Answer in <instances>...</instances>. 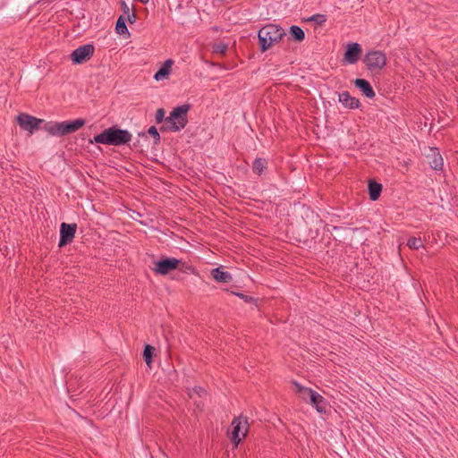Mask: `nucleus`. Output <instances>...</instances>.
<instances>
[{
    "label": "nucleus",
    "instance_id": "nucleus-29",
    "mask_svg": "<svg viewBox=\"0 0 458 458\" xmlns=\"http://www.w3.org/2000/svg\"><path fill=\"white\" fill-rule=\"evenodd\" d=\"M128 21L132 23L136 21V15L134 13L128 15Z\"/></svg>",
    "mask_w": 458,
    "mask_h": 458
},
{
    "label": "nucleus",
    "instance_id": "nucleus-23",
    "mask_svg": "<svg viewBox=\"0 0 458 458\" xmlns=\"http://www.w3.org/2000/svg\"><path fill=\"white\" fill-rule=\"evenodd\" d=\"M407 246L411 250H420L424 248V244L420 238L411 237L407 241Z\"/></svg>",
    "mask_w": 458,
    "mask_h": 458
},
{
    "label": "nucleus",
    "instance_id": "nucleus-30",
    "mask_svg": "<svg viewBox=\"0 0 458 458\" xmlns=\"http://www.w3.org/2000/svg\"><path fill=\"white\" fill-rule=\"evenodd\" d=\"M235 295L239 296L240 298L243 299L244 301H248V296L244 295L241 293H234Z\"/></svg>",
    "mask_w": 458,
    "mask_h": 458
},
{
    "label": "nucleus",
    "instance_id": "nucleus-25",
    "mask_svg": "<svg viewBox=\"0 0 458 458\" xmlns=\"http://www.w3.org/2000/svg\"><path fill=\"white\" fill-rule=\"evenodd\" d=\"M309 21H314L319 25H323L327 21V17L324 14L317 13L312 15Z\"/></svg>",
    "mask_w": 458,
    "mask_h": 458
},
{
    "label": "nucleus",
    "instance_id": "nucleus-14",
    "mask_svg": "<svg viewBox=\"0 0 458 458\" xmlns=\"http://www.w3.org/2000/svg\"><path fill=\"white\" fill-rule=\"evenodd\" d=\"M338 100L343 104L344 107L350 109H356L360 106V101L358 98H353L350 95L348 91H344L338 95Z\"/></svg>",
    "mask_w": 458,
    "mask_h": 458
},
{
    "label": "nucleus",
    "instance_id": "nucleus-8",
    "mask_svg": "<svg viewBox=\"0 0 458 458\" xmlns=\"http://www.w3.org/2000/svg\"><path fill=\"white\" fill-rule=\"evenodd\" d=\"M180 262L181 260L175 258L163 259L156 262V267L153 268V271L157 275L165 276L169 272L175 270Z\"/></svg>",
    "mask_w": 458,
    "mask_h": 458
},
{
    "label": "nucleus",
    "instance_id": "nucleus-19",
    "mask_svg": "<svg viewBox=\"0 0 458 458\" xmlns=\"http://www.w3.org/2000/svg\"><path fill=\"white\" fill-rule=\"evenodd\" d=\"M382 185L377 182H369V193L371 200H377L381 193Z\"/></svg>",
    "mask_w": 458,
    "mask_h": 458
},
{
    "label": "nucleus",
    "instance_id": "nucleus-3",
    "mask_svg": "<svg viewBox=\"0 0 458 458\" xmlns=\"http://www.w3.org/2000/svg\"><path fill=\"white\" fill-rule=\"evenodd\" d=\"M85 124V120L78 118L72 121L47 122L43 129L52 136H64L80 130Z\"/></svg>",
    "mask_w": 458,
    "mask_h": 458
},
{
    "label": "nucleus",
    "instance_id": "nucleus-20",
    "mask_svg": "<svg viewBox=\"0 0 458 458\" xmlns=\"http://www.w3.org/2000/svg\"><path fill=\"white\" fill-rule=\"evenodd\" d=\"M267 168V161L263 158H256L252 165L254 174L260 175Z\"/></svg>",
    "mask_w": 458,
    "mask_h": 458
},
{
    "label": "nucleus",
    "instance_id": "nucleus-16",
    "mask_svg": "<svg viewBox=\"0 0 458 458\" xmlns=\"http://www.w3.org/2000/svg\"><path fill=\"white\" fill-rule=\"evenodd\" d=\"M354 84L368 98H373L375 97V91L370 83L367 80L356 79L354 81Z\"/></svg>",
    "mask_w": 458,
    "mask_h": 458
},
{
    "label": "nucleus",
    "instance_id": "nucleus-18",
    "mask_svg": "<svg viewBox=\"0 0 458 458\" xmlns=\"http://www.w3.org/2000/svg\"><path fill=\"white\" fill-rule=\"evenodd\" d=\"M293 384L295 386L296 393L299 394L301 400L306 403H309L312 394H314L315 391L310 387L301 386L296 381H293Z\"/></svg>",
    "mask_w": 458,
    "mask_h": 458
},
{
    "label": "nucleus",
    "instance_id": "nucleus-12",
    "mask_svg": "<svg viewBox=\"0 0 458 458\" xmlns=\"http://www.w3.org/2000/svg\"><path fill=\"white\" fill-rule=\"evenodd\" d=\"M362 52L361 47L359 43L353 42L349 43L346 46V51L344 53V62L349 64H354L360 59V55Z\"/></svg>",
    "mask_w": 458,
    "mask_h": 458
},
{
    "label": "nucleus",
    "instance_id": "nucleus-4",
    "mask_svg": "<svg viewBox=\"0 0 458 458\" xmlns=\"http://www.w3.org/2000/svg\"><path fill=\"white\" fill-rule=\"evenodd\" d=\"M190 108L189 105L174 107L169 116L165 119L167 130L173 132L182 130L188 123V112Z\"/></svg>",
    "mask_w": 458,
    "mask_h": 458
},
{
    "label": "nucleus",
    "instance_id": "nucleus-22",
    "mask_svg": "<svg viewBox=\"0 0 458 458\" xmlns=\"http://www.w3.org/2000/svg\"><path fill=\"white\" fill-rule=\"evenodd\" d=\"M115 30L117 34L123 35L129 34V30L125 24V21L123 16H120L116 21Z\"/></svg>",
    "mask_w": 458,
    "mask_h": 458
},
{
    "label": "nucleus",
    "instance_id": "nucleus-7",
    "mask_svg": "<svg viewBox=\"0 0 458 458\" xmlns=\"http://www.w3.org/2000/svg\"><path fill=\"white\" fill-rule=\"evenodd\" d=\"M95 47L92 44H85L74 49L70 58L74 64H81L89 61L94 55Z\"/></svg>",
    "mask_w": 458,
    "mask_h": 458
},
{
    "label": "nucleus",
    "instance_id": "nucleus-1",
    "mask_svg": "<svg viewBox=\"0 0 458 458\" xmlns=\"http://www.w3.org/2000/svg\"><path fill=\"white\" fill-rule=\"evenodd\" d=\"M131 138L132 135L129 131L113 126L94 136L90 142L111 146H121L130 142Z\"/></svg>",
    "mask_w": 458,
    "mask_h": 458
},
{
    "label": "nucleus",
    "instance_id": "nucleus-17",
    "mask_svg": "<svg viewBox=\"0 0 458 458\" xmlns=\"http://www.w3.org/2000/svg\"><path fill=\"white\" fill-rule=\"evenodd\" d=\"M309 403L317 410L318 412L321 413L326 411L327 401L318 393L315 392L312 394Z\"/></svg>",
    "mask_w": 458,
    "mask_h": 458
},
{
    "label": "nucleus",
    "instance_id": "nucleus-26",
    "mask_svg": "<svg viewBox=\"0 0 458 458\" xmlns=\"http://www.w3.org/2000/svg\"><path fill=\"white\" fill-rule=\"evenodd\" d=\"M148 132L155 139V143H158L160 141V135L155 126L149 127Z\"/></svg>",
    "mask_w": 458,
    "mask_h": 458
},
{
    "label": "nucleus",
    "instance_id": "nucleus-5",
    "mask_svg": "<svg viewBox=\"0 0 458 458\" xmlns=\"http://www.w3.org/2000/svg\"><path fill=\"white\" fill-rule=\"evenodd\" d=\"M232 431L230 433V438L235 446L241 443V441L246 437L249 430L248 419L244 416L235 417L232 423Z\"/></svg>",
    "mask_w": 458,
    "mask_h": 458
},
{
    "label": "nucleus",
    "instance_id": "nucleus-24",
    "mask_svg": "<svg viewBox=\"0 0 458 458\" xmlns=\"http://www.w3.org/2000/svg\"><path fill=\"white\" fill-rule=\"evenodd\" d=\"M154 351H155V349L150 345H146L144 348L143 356H144V360L148 365H150V363L152 362V355H153Z\"/></svg>",
    "mask_w": 458,
    "mask_h": 458
},
{
    "label": "nucleus",
    "instance_id": "nucleus-6",
    "mask_svg": "<svg viewBox=\"0 0 458 458\" xmlns=\"http://www.w3.org/2000/svg\"><path fill=\"white\" fill-rule=\"evenodd\" d=\"M364 64L370 72L381 71L386 64V54L379 50L369 51L364 56Z\"/></svg>",
    "mask_w": 458,
    "mask_h": 458
},
{
    "label": "nucleus",
    "instance_id": "nucleus-11",
    "mask_svg": "<svg viewBox=\"0 0 458 458\" xmlns=\"http://www.w3.org/2000/svg\"><path fill=\"white\" fill-rule=\"evenodd\" d=\"M425 157L428 163L434 170H441L444 165V160L437 148H428L425 152Z\"/></svg>",
    "mask_w": 458,
    "mask_h": 458
},
{
    "label": "nucleus",
    "instance_id": "nucleus-21",
    "mask_svg": "<svg viewBox=\"0 0 458 458\" xmlns=\"http://www.w3.org/2000/svg\"><path fill=\"white\" fill-rule=\"evenodd\" d=\"M290 33L298 41H301L305 38V33L303 30L297 25L291 26Z\"/></svg>",
    "mask_w": 458,
    "mask_h": 458
},
{
    "label": "nucleus",
    "instance_id": "nucleus-10",
    "mask_svg": "<svg viewBox=\"0 0 458 458\" xmlns=\"http://www.w3.org/2000/svg\"><path fill=\"white\" fill-rule=\"evenodd\" d=\"M17 122L23 130L33 133L38 128L42 120L27 114H21L17 116Z\"/></svg>",
    "mask_w": 458,
    "mask_h": 458
},
{
    "label": "nucleus",
    "instance_id": "nucleus-2",
    "mask_svg": "<svg viewBox=\"0 0 458 458\" xmlns=\"http://www.w3.org/2000/svg\"><path fill=\"white\" fill-rule=\"evenodd\" d=\"M284 36H285V32L279 25L269 23L263 26L258 33L261 51L265 52L278 43Z\"/></svg>",
    "mask_w": 458,
    "mask_h": 458
},
{
    "label": "nucleus",
    "instance_id": "nucleus-27",
    "mask_svg": "<svg viewBox=\"0 0 458 458\" xmlns=\"http://www.w3.org/2000/svg\"><path fill=\"white\" fill-rule=\"evenodd\" d=\"M165 120V110L163 108H159L156 113V121L157 123H161Z\"/></svg>",
    "mask_w": 458,
    "mask_h": 458
},
{
    "label": "nucleus",
    "instance_id": "nucleus-13",
    "mask_svg": "<svg viewBox=\"0 0 458 458\" xmlns=\"http://www.w3.org/2000/svg\"><path fill=\"white\" fill-rule=\"evenodd\" d=\"M174 64V61L173 59L169 58V59L165 60L162 64L160 68L154 74V79L157 81L168 79V77L172 72V67H173Z\"/></svg>",
    "mask_w": 458,
    "mask_h": 458
},
{
    "label": "nucleus",
    "instance_id": "nucleus-9",
    "mask_svg": "<svg viewBox=\"0 0 458 458\" xmlns=\"http://www.w3.org/2000/svg\"><path fill=\"white\" fill-rule=\"evenodd\" d=\"M77 225L76 224H66L62 223L60 226V241L59 247H63L70 242H72L74 239L76 233Z\"/></svg>",
    "mask_w": 458,
    "mask_h": 458
},
{
    "label": "nucleus",
    "instance_id": "nucleus-15",
    "mask_svg": "<svg viewBox=\"0 0 458 458\" xmlns=\"http://www.w3.org/2000/svg\"><path fill=\"white\" fill-rule=\"evenodd\" d=\"M213 279L218 283H229L232 281V275L225 271L223 267L213 268L210 272Z\"/></svg>",
    "mask_w": 458,
    "mask_h": 458
},
{
    "label": "nucleus",
    "instance_id": "nucleus-28",
    "mask_svg": "<svg viewBox=\"0 0 458 458\" xmlns=\"http://www.w3.org/2000/svg\"><path fill=\"white\" fill-rule=\"evenodd\" d=\"M202 394H206L205 391L201 388V387H194L191 392H190V397L191 398H193V395L194 394H198L199 396H201Z\"/></svg>",
    "mask_w": 458,
    "mask_h": 458
},
{
    "label": "nucleus",
    "instance_id": "nucleus-31",
    "mask_svg": "<svg viewBox=\"0 0 458 458\" xmlns=\"http://www.w3.org/2000/svg\"><path fill=\"white\" fill-rule=\"evenodd\" d=\"M225 48V46L218 47L217 51L224 52Z\"/></svg>",
    "mask_w": 458,
    "mask_h": 458
}]
</instances>
